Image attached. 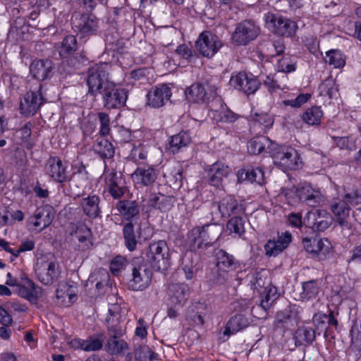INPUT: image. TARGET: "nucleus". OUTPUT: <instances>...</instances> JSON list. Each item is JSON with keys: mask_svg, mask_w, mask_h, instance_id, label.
I'll list each match as a JSON object with an SVG mask.
<instances>
[{"mask_svg": "<svg viewBox=\"0 0 361 361\" xmlns=\"http://www.w3.org/2000/svg\"><path fill=\"white\" fill-rule=\"evenodd\" d=\"M118 306L114 305L109 309V316L106 319L108 324L109 338L106 345V350L112 355H118L128 348V345L119 338L124 334V329L121 325V315Z\"/></svg>", "mask_w": 361, "mask_h": 361, "instance_id": "f257e3e1", "label": "nucleus"}, {"mask_svg": "<svg viewBox=\"0 0 361 361\" xmlns=\"http://www.w3.org/2000/svg\"><path fill=\"white\" fill-rule=\"evenodd\" d=\"M361 204V190L356 189L344 195L334 198L330 203V209L336 222L343 227H348V219L351 207Z\"/></svg>", "mask_w": 361, "mask_h": 361, "instance_id": "f03ea898", "label": "nucleus"}, {"mask_svg": "<svg viewBox=\"0 0 361 361\" xmlns=\"http://www.w3.org/2000/svg\"><path fill=\"white\" fill-rule=\"evenodd\" d=\"M222 231L223 226L221 224H205L192 228L188 239L194 248L201 249L212 245L218 240Z\"/></svg>", "mask_w": 361, "mask_h": 361, "instance_id": "7ed1b4c3", "label": "nucleus"}, {"mask_svg": "<svg viewBox=\"0 0 361 361\" xmlns=\"http://www.w3.org/2000/svg\"><path fill=\"white\" fill-rule=\"evenodd\" d=\"M146 261L155 271L166 270L170 266L169 248L164 240L154 241L148 245L145 252Z\"/></svg>", "mask_w": 361, "mask_h": 361, "instance_id": "20e7f679", "label": "nucleus"}, {"mask_svg": "<svg viewBox=\"0 0 361 361\" xmlns=\"http://www.w3.org/2000/svg\"><path fill=\"white\" fill-rule=\"evenodd\" d=\"M109 64L106 63L94 64L88 69L87 84L89 93L96 96L102 93L104 87L111 82L108 80Z\"/></svg>", "mask_w": 361, "mask_h": 361, "instance_id": "39448f33", "label": "nucleus"}, {"mask_svg": "<svg viewBox=\"0 0 361 361\" xmlns=\"http://www.w3.org/2000/svg\"><path fill=\"white\" fill-rule=\"evenodd\" d=\"M122 233L125 246L130 252L135 250L138 243L147 240L152 235L150 228H142L140 224L135 228L132 221L123 224Z\"/></svg>", "mask_w": 361, "mask_h": 361, "instance_id": "423d86ee", "label": "nucleus"}, {"mask_svg": "<svg viewBox=\"0 0 361 361\" xmlns=\"http://www.w3.org/2000/svg\"><path fill=\"white\" fill-rule=\"evenodd\" d=\"M35 273L37 279L44 285L50 286L56 282L61 276L59 264L54 260L45 257L37 259Z\"/></svg>", "mask_w": 361, "mask_h": 361, "instance_id": "0eeeda50", "label": "nucleus"}, {"mask_svg": "<svg viewBox=\"0 0 361 361\" xmlns=\"http://www.w3.org/2000/svg\"><path fill=\"white\" fill-rule=\"evenodd\" d=\"M212 215L229 217L232 214H240L245 211L243 204L238 202L233 196L226 195L218 202L212 204Z\"/></svg>", "mask_w": 361, "mask_h": 361, "instance_id": "6e6552de", "label": "nucleus"}, {"mask_svg": "<svg viewBox=\"0 0 361 361\" xmlns=\"http://www.w3.org/2000/svg\"><path fill=\"white\" fill-rule=\"evenodd\" d=\"M260 29L253 21L244 20L238 23L232 35V42L236 45H246L259 34Z\"/></svg>", "mask_w": 361, "mask_h": 361, "instance_id": "1a4fd4ad", "label": "nucleus"}, {"mask_svg": "<svg viewBox=\"0 0 361 361\" xmlns=\"http://www.w3.org/2000/svg\"><path fill=\"white\" fill-rule=\"evenodd\" d=\"M104 106L108 109H116L125 106L128 99V91L118 87L113 82L107 84L102 91Z\"/></svg>", "mask_w": 361, "mask_h": 361, "instance_id": "9d476101", "label": "nucleus"}, {"mask_svg": "<svg viewBox=\"0 0 361 361\" xmlns=\"http://www.w3.org/2000/svg\"><path fill=\"white\" fill-rule=\"evenodd\" d=\"M272 157L274 164L283 169L295 170L302 163L298 152L292 147H281Z\"/></svg>", "mask_w": 361, "mask_h": 361, "instance_id": "9b49d317", "label": "nucleus"}, {"mask_svg": "<svg viewBox=\"0 0 361 361\" xmlns=\"http://www.w3.org/2000/svg\"><path fill=\"white\" fill-rule=\"evenodd\" d=\"M223 44L219 38L210 32H202L195 42V47L199 53L204 57L212 58Z\"/></svg>", "mask_w": 361, "mask_h": 361, "instance_id": "f8f14e48", "label": "nucleus"}, {"mask_svg": "<svg viewBox=\"0 0 361 361\" xmlns=\"http://www.w3.org/2000/svg\"><path fill=\"white\" fill-rule=\"evenodd\" d=\"M132 276L128 282V287L133 290L139 291L149 286L152 273L147 264H138L133 269Z\"/></svg>", "mask_w": 361, "mask_h": 361, "instance_id": "ddd939ff", "label": "nucleus"}, {"mask_svg": "<svg viewBox=\"0 0 361 361\" xmlns=\"http://www.w3.org/2000/svg\"><path fill=\"white\" fill-rule=\"evenodd\" d=\"M41 87L40 85L37 92L31 91L25 94L20 104L21 114L27 117L33 116L43 104L44 99L40 92Z\"/></svg>", "mask_w": 361, "mask_h": 361, "instance_id": "4468645a", "label": "nucleus"}, {"mask_svg": "<svg viewBox=\"0 0 361 361\" xmlns=\"http://www.w3.org/2000/svg\"><path fill=\"white\" fill-rule=\"evenodd\" d=\"M108 192L114 199L121 198L127 191L126 180L121 173L111 171L105 175Z\"/></svg>", "mask_w": 361, "mask_h": 361, "instance_id": "2eb2a0df", "label": "nucleus"}, {"mask_svg": "<svg viewBox=\"0 0 361 361\" xmlns=\"http://www.w3.org/2000/svg\"><path fill=\"white\" fill-rule=\"evenodd\" d=\"M305 221L313 230L323 231L328 228L333 221V217L324 209H316L307 212Z\"/></svg>", "mask_w": 361, "mask_h": 361, "instance_id": "dca6fc26", "label": "nucleus"}, {"mask_svg": "<svg viewBox=\"0 0 361 361\" xmlns=\"http://www.w3.org/2000/svg\"><path fill=\"white\" fill-rule=\"evenodd\" d=\"M91 237L90 228L83 224H80L71 233V243L76 250L84 251L92 247Z\"/></svg>", "mask_w": 361, "mask_h": 361, "instance_id": "f3484780", "label": "nucleus"}, {"mask_svg": "<svg viewBox=\"0 0 361 361\" xmlns=\"http://www.w3.org/2000/svg\"><path fill=\"white\" fill-rule=\"evenodd\" d=\"M44 169L46 174L56 183H63L68 180L67 166L58 157H51Z\"/></svg>", "mask_w": 361, "mask_h": 361, "instance_id": "a211bd4d", "label": "nucleus"}, {"mask_svg": "<svg viewBox=\"0 0 361 361\" xmlns=\"http://www.w3.org/2000/svg\"><path fill=\"white\" fill-rule=\"evenodd\" d=\"M229 84L231 87L247 94L255 93L259 87V82L256 78L248 77L244 72H240L231 76Z\"/></svg>", "mask_w": 361, "mask_h": 361, "instance_id": "6ab92c4d", "label": "nucleus"}, {"mask_svg": "<svg viewBox=\"0 0 361 361\" xmlns=\"http://www.w3.org/2000/svg\"><path fill=\"white\" fill-rule=\"evenodd\" d=\"M73 27L81 37L92 35L98 28V19L93 15L82 14L73 20Z\"/></svg>", "mask_w": 361, "mask_h": 361, "instance_id": "aec40b11", "label": "nucleus"}, {"mask_svg": "<svg viewBox=\"0 0 361 361\" xmlns=\"http://www.w3.org/2000/svg\"><path fill=\"white\" fill-rule=\"evenodd\" d=\"M18 295L30 302H36L42 296V289L37 286L27 277H20L18 284L16 286Z\"/></svg>", "mask_w": 361, "mask_h": 361, "instance_id": "412c9836", "label": "nucleus"}, {"mask_svg": "<svg viewBox=\"0 0 361 361\" xmlns=\"http://www.w3.org/2000/svg\"><path fill=\"white\" fill-rule=\"evenodd\" d=\"M171 96V89L166 85L153 87L147 94V104L153 108H159L164 105Z\"/></svg>", "mask_w": 361, "mask_h": 361, "instance_id": "4be33fe9", "label": "nucleus"}, {"mask_svg": "<svg viewBox=\"0 0 361 361\" xmlns=\"http://www.w3.org/2000/svg\"><path fill=\"white\" fill-rule=\"evenodd\" d=\"M190 290L183 283H172L168 288L167 295L170 303L174 306H182L188 300Z\"/></svg>", "mask_w": 361, "mask_h": 361, "instance_id": "5701e85b", "label": "nucleus"}, {"mask_svg": "<svg viewBox=\"0 0 361 361\" xmlns=\"http://www.w3.org/2000/svg\"><path fill=\"white\" fill-rule=\"evenodd\" d=\"M104 338L103 334L90 336L87 339L77 338L71 341V345L75 349H81L87 352L97 351L103 346Z\"/></svg>", "mask_w": 361, "mask_h": 361, "instance_id": "b1692460", "label": "nucleus"}, {"mask_svg": "<svg viewBox=\"0 0 361 361\" xmlns=\"http://www.w3.org/2000/svg\"><path fill=\"white\" fill-rule=\"evenodd\" d=\"M55 216L54 208L50 205H45L38 208L35 215L30 218V222L35 227H39L40 231L49 226Z\"/></svg>", "mask_w": 361, "mask_h": 361, "instance_id": "393cba45", "label": "nucleus"}, {"mask_svg": "<svg viewBox=\"0 0 361 361\" xmlns=\"http://www.w3.org/2000/svg\"><path fill=\"white\" fill-rule=\"evenodd\" d=\"M299 201L306 202L311 207H316L324 201L321 192L309 184L298 188Z\"/></svg>", "mask_w": 361, "mask_h": 361, "instance_id": "a878e982", "label": "nucleus"}, {"mask_svg": "<svg viewBox=\"0 0 361 361\" xmlns=\"http://www.w3.org/2000/svg\"><path fill=\"white\" fill-rule=\"evenodd\" d=\"M291 239V234L285 232L279 235L277 240H269L264 246L266 254L269 256L278 255L288 246Z\"/></svg>", "mask_w": 361, "mask_h": 361, "instance_id": "bb28decb", "label": "nucleus"}, {"mask_svg": "<svg viewBox=\"0 0 361 361\" xmlns=\"http://www.w3.org/2000/svg\"><path fill=\"white\" fill-rule=\"evenodd\" d=\"M100 197L96 195H90L82 198L80 207L84 214L90 219H94L101 215Z\"/></svg>", "mask_w": 361, "mask_h": 361, "instance_id": "cd10ccee", "label": "nucleus"}, {"mask_svg": "<svg viewBox=\"0 0 361 361\" xmlns=\"http://www.w3.org/2000/svg\"><path fill=\"white\" fill-rule=\"evenodd\" d=\"M53 63L50 60H35L30 66V71L34 78L44 80L51 76Z\"/></svg>", "mask_w": 361, "mask_h": 361, "instance_id": "c85d7f7f", "label": "nucleus"}, {"mask_svg": "<svg viewBox=\"0 0 361 361\" xmlns=\"http://www.w3.org/2000/svg\"><path fill=\"white\" fill-rule=\"evenodd\" d=\"M157 173L152 166L138 167L132 174V178L135 183L141 185H150L157 179Z\"/></svg>", "mask_w": 361, "mask_h": 361, "instance_id": "c756f323", "label": "nucleus"}, {"mask_svg": "<svg viewBox=\"0 0 361 361\" xmlns=\"http://www.w3.org/2000/svg\"><path fill=\"white\" fill-rule=\"evenodd\" d=\"M230 172L231 169L224 164L221 162L213 164L207 173L209 183L214 186H219Z\"/></svg>", "mask_w": 361, "mask_h": 361, "instance_id": "7c9ffc66", "label": "nucleus"}, {"mask_svg": "<svg viewBox=\"0 0 361 361\" xmlns=\"http://www.w3.org/2000/svg\"><path fill=\"white\" fill-rule=\"evenodd\" d=\"M321 288L322 281L320 279H312L303 282L299 299L302 301H309L315 299L318 296Z\"/></svg>", "mask_w": 361, "mask_h": 361, "instance_id": "2f4dec72", "label": "nucleus"}, {"mask_svg": "<svg viewBox=\"0 0 361 361\" xmlns=\"http://www.w3.org/2000/svg\"><path fill=\"white\" fill-rule=\"evenodd\" d=\"M192 137L189 131L182 130L171 136L169 141V149L176 154L186 148L191 142Z\"/></svg>", "mask_w": 361, "mask_h": 361, "instance_id": "473e14b6", "label": "nucleus"}, {"mask_svg": "<svg viewBox=\"0 0 361 361\" xmlns=\"http://www.w3.org/2000/svg\"><path fill=\"white\" fill-rule=\"evenodd\" d=\"M175 202L173 196L162 194H153L148 200L149 207L159 209L161 212H167L171 209Z\"/></svg>", "mask_w": 361, "mask_h": 361, "instance_id": "72a5a7b5", "label": "nucleus"}, {"mask_svg": "<svg viewBox=\"0 0 361 361\" xmlns=\"http://www.w3.org/2000/svg\"><path fill=\"white\" fill-rule=\"evenodd\" d=\"M116 208L119 214L129 221L139 214V207L135 201L119 200Z\"/></svg>", "mask_w": 361, "mask_h": 361, "instance_id": "f704fd0d", "label": "nucleus"}, {"mask_svg": "<svg viewBox=\"0 0 361 361\" xmlns=\"http://www.w3.org/2000/svg\"><path fill=\"white\" fill-rule=\"evenodd\" d=\"M240 181H248L262 185L264 183V173L259 167L255 169H241L238 173Z\"/></svg>", "mask_w": 361, "mask_h": 361, "instance_id": "c9c22d12", "label": "nucleus"}, {"mask_svg": "<svg viewBox=\"0 0 361 361\" xmlns=\"http://www.w3.org/2000/svg\"><path fill=\"white\" fill-rule=\"evenodd\" d=\"M249 325L248 319L242 314H236L232 317L228 322L224 335L229 336L233 334Z\"/></svg>", "mask_w": 361, "mask_h": 361, "instance_id": "e433bc0d", "label": "nucleus"}, {"mask_svg": "<svg viewBox=\"0 0 361 361\" xmlns=\"http://www.w3.org/2000/svg\"><path fill=\"white\" fill-rule=\"evenodd\" d=\"M273 145L271 141L266 136L261 135L250 140L247 144V149L250 154H258L266 148L269 149Z\"/></svg>", "mask_w": 361, "mask_h": 361, "instance_id": "4c0bfd02", "label": "nucleus"}, {"mask_svg": "<svg viewBox=\"0 0 361 361\" xmlns=\"http://www.w3.org/2000/svg\"><path fill=\"white\" fill-rule=\"evenodd\" d=\"M216 266L219 271L226 270L230 271L235 265L234 257L223 250H219L216 255Z\"/></svg>", "mask_w": 361, "mask_h": 361, "instance_id": "58836bf2", "label": "nucleus"}, {"mask_svg": "<svg viewBox=\"0 0 361 361\" xmlns=\"http://www.w3.org/2000/svg\"><path fill=\"white\" fill-rule=\"evenodd\" d=\"M259 293L262 298L260 305L264 310H269L278 298L276 288L271 286L269 283Z\"/></svg>", "mask_w": 361, "mask_h": 361, "instance_id": "ea45409f", "label": "nucleus"}, {"mask_svg": "<svg viewBox=\"0 0 361 361\" xmlns=\"http://www.w3.org/2000/svg\"><path fill=\"white\" fill-rule=\"evenodd\" d=\"M188 100L193 102H200L204 101L206 97V90L204 87L200 83H195L187 88L185 92Z\"/></svg>", "mask_w": 361, "mask_h": 361, "instance_id": "a19ab883", "label": "nucleus"}, {"mask_svg": "<svg viewBox=\"0 0 361 361\" xmlns=\"http://www.w3.org/2000/svg\"><path fill=\"white\" fill-rule=\"evenodd\" d=\"M109 281V274L106 270L101 269L93 271L88 278L87 285H93L95 283V287L98 290H100L107 284Z\"/></svg>", "mask_w": 361, "mask_h": 361, "instance_id": "79ce46f5", "label": "nucleus"}, {"mask_svg": "<svg viewBox=\"0 0 361 361\" xmlns=\"http://www.w3.org/2000/svg\"><path fill=\"white\" fill-rule=\"evenodd\" d=\"M323 116V111L321 107L312 106L306 109L302 115V121L311 126L319 125Z\"/></svg>", "mask_w": 361, "mask_h": 361, "instance_id": "37998d69", "label": "nucleus"}, {"mask_svg": "<svg viewBox=\"0 0 361 361\" xmlns=\"http://www.w3.org/2000/svg\"><path fill=\"white\" fill-rule=\"evenodd\" d=\"M94 147V151L104 159H111L115 154L113 145L104 138L98 140Z\"/></svg>", "mask_w": 361, "mask_h": 361, "instance_id": "c03bdc74", "label": "nucleus"}, {"mask_svg": "<svg viewBox=\"0 0 361 361\" xmlns=\"http://www.w3.org/2000/svg\"><path fill=\"white\" fill-rule=\"evenodd\" d=\"M295 337L298 345L310 344L314 341L315 332L310 327H302L295 331Z\"/></svg>", "mask_w": 361, "mask_h": 361, "instance_id": "a18cd8bd", "label": "nucleus"}, {"mask_svg": "<svg viewBox=\"0 0 361 361\" xmlns=\"http://www.w3.org/2000/svg\"><path fill=\"white\" fill-rule=\"evenodd\" d=\"M316 244L315 257L319 260H324L330 257L332 251V245L327 238H319Z\"/></svg>", "mask_w": 361, "mask_h": 361, "instance_id": "49530a36", "label": "nucleus"}, {"mask_svg": "<svg viewBox=\"0 0 361 361\" xmlns=\"http://www.w3.org/2000/svg\"><path fill=\"white\" fill-rule=\"evenodd\" d=\"M326 62L336 68H340L345 64V57L339 50L332 49L326 52Z\"/></svg>", "mask_w": 361, "mask_h": 361, "instance_id": "de8ad7c7", "label": "nucleus"}, {"mask_svg": "<svg viewBox=\"0 0 361 361\" xmlns=\"http://www.w3.org/2000/svg\"><path fill=\"white\" fill-rule=\"evenodd\" d=\"M280 23V27L276 28V34L286 37H291L295 34L298 26L294 21L282 17V20Z\"/></svg>", "mask_w": 361, "mask_h": 361, "instance_id": "09e8293b", "label": "nucleus"}, {"mask_svg": "<svg viewBox=\"0 0 361 361\" xmlns=\"http://www.w3.org/2000/svg\"><path fill=\"white\" fill-rule=\"evenodd\" d=\"M77 47L78 44L75 37L73 35H68L61 42V46L59 49V54L62 57H66L67 55L76 51Z\"/></svg>", "mask_w": 361, "mask_h": 361, "instance_id": "8fccbe9b", "label": "nucleus"}, {"mask_svg": "<svg viewBox=\"0 0 361 361\" xmlns=\"http://www.w3.org/2000/svg\"><path fill=\"white\" fill-rule=\"evenodd\" d=\"M269 281L267 283V278L262 272L254 273L250 280V284L253 290H257L259 293L267 288Z\"/></svg>", "mask_w": 361, "mask_h": 361, "instance_id": "3c124183", "label": "nucleus"}, {"mask_svg": "<svg viewBox=\"0 0 361 361\" xmlns=\"http://www.w3.org/2000/svg\"><path fill=\"white\" fill-rule=\"evenodd\" d=\"M244 224L245 221L242 217L235 216L228 221L226 228L230 233H234L241 236L245 233Z\"/></svg>", "mask_w": 361, "mask_h": 361, "instance_id": "603ef678", "label": "nucleus"}, {"mask_svg": "<svg viewBox=\"0 0 361 361\" xmlns=\"http://www.w3.org/2000/svg\"><path fill=\"white\" fill-rule=\"evenodd\" d=\"M276 68L279 72L290 73L295 70V62L289 55H285L278 60Z\"/></svg>", "mask_w": 361, "mask_h": 361, "instance_id": "864d4df0", "label": "nucleus"}, {"mask_svg": "<svg viewBox=\"0 0 361 361\" xmlns=\"http://www.w3.org/2000/svg\"><path fill=\"white\" fill-rule=\"evenodd\" d=\"M282 16L279 14L267 13L264 15L266 27L274 33H276V28L280 27Z\"/></svg>", "mask_w": 361, "mask_h": 361, "instance_id": "5fc2aeb1", "label": "nucleus"}, {"mask_svg": "<svg viewBox=\"0 0 361 361\" xmlns=\"http://www.w3.org/2000/svg\"><path fill=\"white\" fill-rule=\"evenodd\" d=\"M281 196L286 200L288 204L290 205L295 204L299 202L298 188L293 186L283 188L281 190Z\"/></svg>", "mask_w": 361, "mask_h": 361, "instance_id": "6e6d98bb", "label": "nucleus"}, {"mask_svg": "<svg viewBox=\"0 0 361 361\" xmlns=\"http://www.w3.org/2000/svg\"><path fill=\"white\" fill-rule=\"evenodd\" d=\"M311 97V94H300L296 98L293 99H286L282 102V104L284 106H290L293 108L300 107L302 104L306 103Z\"/></svg>", "mask_w": 361, "mask_h": 361, "instance_id": "4d7b16f0", "label": "nucleus"}, {"mask_svg": "<svg viewBox=\"0 0 361 361\" xmlns=\"http://www.w3.org/2000/svg\"><path fill=\"white\" fill-rule=\"evenodd\" d=\"M99 123V133L101 135H106L110 131V118L109 116L104 112H99L97 114Z\"/></svg>", "mask_w": 361, "mask_h": 361, "instance_id": "13d9d810", "label": "nucleus"}, {"mask_svg": "<svg viewBox=\"0 0 361 361\" xmlns=\"http://www.w3.org/2000/svg\"><path fill=\"white\" fill-rule=\"evenodd\" d=\"M206 305L204 303L198 302L191 307L192 312H195L194 316H191L192 319L197 324L202 325L204 324V314L202 310L206 309Z\"/></svg>", "mask_w": 361, "mask_h": 361, "instance_id": "bf43d9fd", "label": "nucleus"}, {"mask_svg": "<svg viewBox=\"0 0 361 361\" xmlns=\"http://www.w3.org/2000/svg\"><path fill=\"white\" fill-rule=\"evenodd\" d=\"M320 89L322 94L327 95L330 99L333 98L337 92L335 82L331 79L325 80L320 86Z\"/></svg>", "mask_w": 361, "mask_h": 361, "instance_id": "052dcab7", "label": "nucleus"}, {"mask_svg": "<svg viewBox=\"0 0 361 361\" xmlns=\"http://www.w3.org/2000/svg\"><path fill=\"white\" fill-rule=\"evenodd\" d=\"M147 155V153L145 149L142 146H138L134 147L131 149L130 157L133 161L139 164L146 159Z\"/></svg>", "mask_w": 361, "mask_h": 361, "instance_id": "680f3d73", "label": "nucleus"}, {"mask_svg": "<svg viewBox=\"0 0 361 361\" xmlns=\"http://www.w3.org/2000/svg\"><path fill=\"white\" fill-rule=\"evenodd\" d=\"M126 262V258L122 256H116L111 262L110 270L114 275H116L124 268Z\"/></svg>", "mask_w": 361, "mask_h": 361, "instance_id": "e2e57ef3", "label": "nucleus"}, {"mask_svg": "<svg viewBox=\"0 0 361 361\" xmlns=\"http://www.w3.org/2000/svg\"><path fill=\"white\" fill-rule=\"evenodd\" d=\"M228 272L226 270L219 271L217 269L215 272L213 273V277L212 280L213 283L216 285H223L224 284L228 279Z\"/></svg>", "mask_w": 361, "mask_h": 361, "instance_id": "0e129e2a", "label": "nucleus"}, {"mask_svg": "<svg viewBox=\"0 0 361 361\" xmlns=\"http://www.w3.org/2000/svg\"><path fill=\"white\" fill-rule=\"evenodd\" d=\"M176 51L178 55L190 61L195 56L191 49L185 44L179 45Z\"/></svg>", "mask_w": 361, "mask_h": 361, "instance_id": "69168bd1", "label": "nucleus"}, {"mask_svg": "<svg viewBox=\"0 0 361 361\" xmlns=\"http://www.w3.org/2000/svg\"><path fill=\"white\" fill-rule=\"evenodd\" d=\"M259 80L263 82L269 90H275L279 88L277 81L271 75L260 74Z\"/></svg>", "mask_w": 361, "mask_h": 361, "instance_id": "338daca9", "label": "nucleus"}, {"mask_svg": "<svg viewBox=\"0 0 361 361\" xmlns=\"http://www.w3.org/2000/svg\"><path fill=\"white\" fill-rule=\"evenodd\" d=\"M140 361H152L155 357V353L148 347L141 348L137 354Z\"/></svg>", "mask_w": 361, "mask_h": 361, "instance_id": "774afa93", "label": "nucleus"}]
</instances>
